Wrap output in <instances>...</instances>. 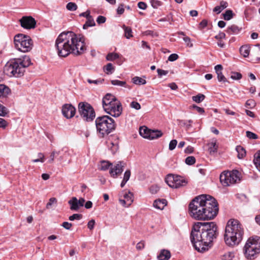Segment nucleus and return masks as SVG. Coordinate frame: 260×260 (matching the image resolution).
<instances>
[{
  "label": "nucleus",
  "instance_id": "nucleus-1",
  "mask_svg": "<svg viewBox=\"0 0 260 260\" xmlns=\"http://www.w3.org/2000/svg\"><path fill=\"white\" fill-rule=\"evenodd\" d=\"M55 47L58 55L61 57H66L71 53L80 55L87 49L85 38L73 31L61 33L56 40Z\"/></svg>",
  "mask_w": 260,
  "mask_h": 260
},
{
  "label": "nucleus",
  "instance_id": "nucleus-2",
  "mask_svg": "<svg viewBox=\"0 0 260 260\" xmlns=\"http://www.w3.org/2000/svg\"><path fill=\"white\" fill-rule=\"evenodd\" d=\"M217 227L213 222H197L192 229L190 239L194 248L199 252L208 250L209 245L216 238Z\"/></svg>",
  "mask_w": 260,
  "mask_h": 260
},
{
  "label": "nucleus",
  "instance_id": "nucleus-3",
  "mask_svg": "<svg viewBox=\"0 0 260 260\" xmlns=\"http://www.w3.org/2000/svg\"><path fill=\"white\" fill-rule=\"evenodd\" d=\"M218 211L215 199L209 195H201L196 197L189 205L190 216L197 220H211Z\"/></svg>",
  "mask_w": 260,
  "mask_h": 260
},
{
  "label": "nucleus",
  "instance_id": "nucleus-4",
  "mask_svg": "<svg viewBox=\"0 0 260 260\" xmlns=\"http://www.w3.org/2000/svg\"><path fill=\"white\" fill-rule=\"evenodd\" d=\"M244 229L239 220L235 219L228 220L224 234V240L228 246L238 245L242 241Z\"/></svg>",
  "mask_w": 260,
  "mask_h": 260
},
{
  "label": "nucleus",
  "instance_id": "nucleus-5",
  "mask_svg": "<svg viewBox=\"0 0 260 260\" xmlns=\"http://www.w3.org/2000/svg\"><path fill=\"white\" fill-rule=\"evenodd\" d=\"M30 64V59L27 56L15 58L8 61L5 64L4 73L9 77H20L23 75L25 69Z\"/></svg>",
  "mask_w": 260,
  "mask_h": 260
},
{
  "label": "nucleus",
  "instance_id": "nucleus-6",
  "mask_svg": "<svg viewBox=\"0 0 260 260\" xmlns=\"http://www.w3.org/2000/svg\"><path fill=\"white\" fill-rule=\"evenodd\" d=\"M97 133L100 137H104L113 131L116 127L114 120L107 115L100 116L95 119Z\"/></svg>",
  "mask_w": 260,
  "mask_h": 260
},
{
  "label": "nucleus",
  "instance_id": "nucleus-7",
  "mask_svg": "<svg viewBox=\"0 0 260 260\" xmlns=\"http://www.w3.org/2000/svg\"><path fill=\"white\" fill-rule=\"evenodd\" d=\"M243 250L246 258H254L260 253V237L258 236L250 237L247 240Z\"/></svg>",
  "mask_w": 260,
  "mask_h": 260
},
{
  "label": "nucleus",
  "instance_id": "nucleus-8",
  "mask_svg": "<svg viewBox=\"0 0 260 260\" xmlns=\"http://www.w3.org/2000/svg\"><path fill=\"white\" fill-rule=\"evenodd\" d=\"M14 44L16 48L22 52H27L32 48V41L29 36L18 34L15 36Z\"/></svg>",
  "mask_w": 260,
  "mask_h": 260
},
{
  "label": "nucleus",
  "instance_id": "nucleus-9",
  "mask_svg": "<svg viewBox=\"0 0 260 260\" xmlns=\"http://www.w3.org/2000/svg\"><path fill=\"white\" fill-rule=\"evenodd\" d=\"M240 176L241 173L237 170L224 172L220 176V181L223 186H228L238 183Z\"/></svg>",
  "mask_w": 260,
  "mask_h": 260
},
{
  "label": "nucleus",
  "instance_id": "nucleus-10",
  "mask_svg": "<svg viewBox=\"0 0 260 260\" xmlns=\"http://www.w3.org/2000/svg\"><path fill=\"white\" fill-rule=\"evenodd\" d=\"M78 111L80 116L84 120L92 121L95 114L92 106L87 103L81 102L78 105Z\"/></svg>",
  "mask_w": 260,
  "mask_h": 260
},
{
  "label": "nucleus",
  "instance_id": "nucleus-11",
  "mask_svg": "<svg viewBox=\"0 0 260 260\" xmlns=\"http://www.w3.org/2000/svg\"><path fill=\"white\" fill-rule=\"evenodd\" d=\"M165 181L170 187L175 188L184 186L188 183L187 180L184 177L172 174L168 175Z\"/></svg>",
  "mask_w": 260,
  "mask_h": 260
},
{
  "label": "nucleus",
  "instance_id": "nucleus-12",
  "mask_svg": "<svg viewBox=\"0 0 260 260\" xmlns=\"http://www.w3.org/2000/svg\"><path fill=\"white\" fill-rule=\"evenodd\" d=\"M109 110L105 109V111L113 117H118L122 112V106L120 102L116 100L110 105Z\"/></svg>",
  "mask_w": 260,
  "mask_h": 260
},
{
  "label": "nucleus",
  "instance_id": "nucleus-13",
  "mask_svg": "<svg viewBox=\"0 0 260 260\" xmlns=\"http://www.w3.org/2000/svg\"><path fill=\"white\" fill-rule=\"evenodd\" d=\"M108 149L111 151L112 154H115L119 148V141L117 136H110L106 142Z\"/></svg>",
  "mask_w": 260,
  "mask_h": 260
},
{
  "label": "nucleus",
  "instance_id": "nucleus-14",
  "mask_svg": "<svg viewBox=\"0 0 260 260\" xmlns=\"http://www.w3.org/2000/svg\"><path fill=\"white\" fill-rule=\"evenodd\" d=\"M21 26L26 29L34 28L36 26V21L31 16H24L20 20Z\"/></svg>",
  "mask_w": 260,
  "mask_h": 260
},
{
  "label": "nucleus",
  "instance_id": "nucleus-15",
  "mask_svg": "<svg viewBox=\"0 0 260 260\" xmlns=\"http://www.w3.org/2000/svg\"><path fill=\"white\" fill-rule=\"evenodd\" d=\"M85 201L84 198H80L79 200L76 197H73L69 201L68 203L70 205V209L73 211H78L81 207L84 206Z\"/></svg>",
  "mask_w": 260,
  "mask_h": 260
},
{
  "label": "nucleus",
  "instance_id": "nucleus-16",
  "mask_svg": "<svg viewBox=\"0 0 260 260\" xmlns=\"http://www.w3.org/2000/svg\"><path fill=\"white\" fill-rule=\"evenodd\" d=\"M76 109L71 104H65L62 106V113L67 118L73 117L75 114Z\"/></svg>",
  "mask_w": 260,
  "mask_h": 260
},
{
  "label": "nucleus",
  "instance_id": "nucleus-17",
  "mask_svg": "<svg viewBox=\"0 0 260 260\" xmlns=\"http://www.w3.org/2000/svg\"><path fill=\"white\" fill-rule=\"evenodd\" d=\"M117 99L111 94L107 93L103 99L102 103L104 109L109 110L110 105Z\"/></svg>",
  "mask_w": 260,
  "mask_h": 260
},
{
  "label": "nucleus",
  "instance_id": "nucleus-18",
  "mask_svg": "<svg viewBox=\"0 0 260 260\" xmlns=\"http://www.w3.org/2000/svg\"><path fill=\"white\" fill-rule=\"evenodd\" d=\"M123 165L122 162H119L114 168H111L110 173L114 178L117 177V176L120 174L123 170Z\"/></svg>",
  "mask_w": 260,
  "mask_h": 260
},
{
  "label": "nucleus",
  "instance_id": "nucleus-19",
  "mask_svg": "<svg viewBox=\"0 0 260 260\" xmlns=\"http://www.w3.org/2000/svg\"><path fill=\"white\" fill-rule=\"evenodd\" d=\"M167 201L165 199H158L154 201L153 207L159 210H162L167 205Z\"/></svg>",
  "mask_w": 260,
  "mask_h": 260
},
{
  "label": "nucleus",
  "instance_id": "nucleus-20",
  "mask_svg": "<svg viewBox=\"0 0 260 260\" xmlns=\"http://www.w3.org/2000/svg\"><path fill=\"white\" fill-rule=\"evenodd\" d=\"M11 93L10 89L4 84H0V98H6Z\"/></svg>",
  "mask_w": 260,
  "mask_h": 260
},
{
  "label": "nucleus",
  "instance_id": "nucleus-21",
  "mask_svg": "<svg viewBox=\"0 0 260 260\" xmlns=\"http://www.w3.org/2000/svg\"><path fill=\"white\" fill-rule=\"evenodd\" d=\"M162 136V133L161 131L150 129L149 133L148 139L153 140L157 139L161 137Z\"/></svg>",
  "mask_w": 260,
  "mask_h": 260
},
{
  "label": "nucleus",
  "instance_id": "nucleus-22",
  "mask_svg": "<svg viewBox=\"0 0 260 260\" xmlns=\"http://www.w3.org/2000/svg\"><path fill=\"white\" fill-rule=\"evenodd\" d=\"M208 151L210 154L214 153L217 152L218 145L216 143V140H212L208 144Z\"/></svg>",
  "mask_w": 260,
  "mask_h": 260
},
{
  "label": "nucleus",
  "instance_id": "nucleus-23",
  "mask_svg": "<svg viewBox=\"0 0 260 260\" xmlns=\"http://www.w3.org/2000/svg\"><path fill=\"white\" fill-rule=\"evenodd\" d=\"M240 30L241 28H239L237 25H232L226 28V32L229 35L237 34Z\"/></svg>",
  "mask_w": 260,
  "mask_h": 260
},
{
  "label": "nucleus",
  "instance_id": "nucleus-24",
  "mask_svg": "<svg viewBox=\"0 0 260 260\" xmlns=\"http://www.w3.org/2000/svg\"><path fill=\"white\" fill-rule=\"evenodd\" d=\"M171 257V253L169 251L162 250L158 256L159 260H168Z\"/></svg>",
  "mask_w": 260,
  "mask_h": 260
},
{
  "label": "nucleus",
  "instance_id": "nucleus-25",
  "mask_svg": "<svg viewBox=\"0 0 260 260\" xmlns=\"http://www.w3.org/2000/svg\"><path fill=\"white\" fill-rule=\"evenodd\" d=\"M236 151L238 153L237 157L239 159H242L246 156V150L241 146H237L236 147Z\"/></svg>",
  "mask_w": 260,
  "mask_h": 260
},
{
  "label": "nucleus",
  "instance_id": "nucleus-26",
  "mask_svg": "<svg viewBox=\"0 0 260 260\" xmlns=\"http://www.w3.org/2000/svg\"><path fill=\"white\" fill-rule=\"evenodd\" d=\"M250 50V47L247 45H243L240 48V54L244 57H247L248 56Z\"/></svg>",
  "mask_w": 260,
  "mask_h": 260
},
{
  "label": "nucleus",
  "instance_id": "nucleus-27",
  "mask_svg": "<svg viewBox=\"0 0 260 260\" xmlns=\"http://www.w3.org/2000/svg\"><path fill=\"white\" fill-rule=\"evenodd\" d=\"M111 84L113 85H117L119 86H123L129 89L132 88L131 86L127 85L125 81H120L118 80H113L111 81Z\"/></svg>",
  "mask_w": 260,
  "mask_h": 260
},
{
  "label": "nucleus",
  "instance_id": "nucleus-28",
  "mask_svg": "<svg viewBox=\"0 0 260 260\" xmlns=\"http://www.w3.org/2000/svg\"><path fill=\"white\" fill-rule=\"evenodd\" d=\"M150 129L146 126L141 127L139 129L140 135L144 138L148 139L149 133Z\"/></svg>",
  "mask_w": 260,
  "mask_h": 260
},
{
  "label": "nucleus",
  "instance_id": "nucleus-29",
  "mask_svg": "<svg viewBox=\"0 0 260 260\" xmlns=\"http://www.w3.org/2000/svg\"><path fill=\"white\" fill-rule=\"evenodd\" d=\"M253 162L256 168L260 171V151L254 154Z\"/></svg>",
  "mask_w": 260,
  "mask_h": 260
},
{
  "label": "nucleus",
  "instance_id": "nucleus-30",
  "mask_svg": "<svg viewBox=\"0 0 260 260\" xmlns=\"http://www.w3.org/2000/svg\"><path fill=\"white\" fill-rule=\"evenodd\" d=\"M112 164L108 161L103 160L101 161L100 164L99 165V169L101 171L107 170Z\"/></svg>",
  "mask_w": 260,
  "mask_h": 260
},
{
  "label": "nucleus",
  "instance_id": "nucleus-31",
  "mask_svg": "<svg viewBox=\"0 0 260 260\" xmlns=\"http://www.w3.org/2000/svg\"><path fill=\"white\" fill-rule=\"evenodd\" d=\"M86 19L87 21L86 23L84 24L83 27L84 29H87L88 27L93 26L95 25L94 21L91 15Z\"/></svg>",
  "mask_w": 260,
  "mask_h": 260
},
{
  "label": "nucleus",
  "instance_id": "nucleus-32",
  "mask_svg": "<svg viewBox=\"0 0 260 260\" xmlns=\"http://www.w3.org/2000/svg\"><path fill=\"white\" fill-rule=\"evenodd\" d=\"M104 72L107 74H112L114 71V67L111 63H108L106 66L103 68Z\"/></svg>",
  "mask_w": 260,
  "mask_h": 260
},
{
  "label": "nucleus",
  "instance_id": "nucleus-33",
  "mask_svg": "<svg viewBox=\"0 0 260 260\" xmlns=\"http://www.w3.org/2000/svg\"><path fill=\"white\" fill-rule=\"evenodd\" d=\"M132 80L133 82L137 85H144L146 83V81L145 79L137 76L134 77Z\"/></svg>",
  "mask_w": 260,
  "mask_h": 260
},
{
  "label": "nucleus",
  "instance_id": "nucleus-34",
  "mask_svg": "<svg viewBox=\"0 0 260 260\" xmlns=\"http://www.w3.org/2000/svg\"><path fill=\"white\" fill-rule=\"evenodd\" d=\"M122 28L124 30L125 37L127 39H129L133 37L132 30L131 27H127L125 25H123Z\"/></svg>",
  "mask_w": 260,
  "mask_h": 260
},
{
  "label": "nucleus",
  "instance_id": "nucleus-35",
  "mask_svg": "<svg viewBox=\"0 0 260 260\" xmlns=\"http://www.w3.org/2000/svg\"><path fill=\"white\" fill-rule=\"evenodd\" d=\"M234 253L233 252H227L221 256L222 260H232L234 257Z\"/></svg>",
  "mask_w": 260,
  "mask_h": 260
},
{
  "label": "nucleus",
  "instance_id": "nucleus-36",
  "mask_svg": "<svg viewBox=\"0 0 260 260\" xmlns=\"http://www.w3.org/2000/svg\"><path fill=\"white\" fill-rule=\"evenodd\" d=\"M205 98V96L203 94H198L196 96H193L192 97V100L197 103H200L202 102Z\"/></svg>",
  "mask_w": 260,
  "mask_h": 260
},
{
  "label": "nucleus",
  "instance_id": "nucleus-37",
  "mask_svg": "<svg viewBox=\"0 0 260 260\" xmlns=\"http://www.w3.org/2000/svg\"><path fill=\"white\" fill-rule=\"evenodd\" d=\"M223 18L225 20H230L233 17V13L232 11L228 10L223 14Z\"/></svg>",
  "mask_w": 260,
  "mask_h": 260
},
{
  "label": "nucleus",
  "instance_id": "nucleus-38",
  "mask_svg": "<svg viewBox=\"0 0 260 260\" xmlns=\"http://www.w3.org/2000/svg\"><path fill=\"white\" fill-rule=\"evenodd\" d=\"M118 58L119 55L115 53H110L106 56L107 60L109 61H113Z\"/></svg>",
  "mask_w": 260,
  "mask_h": 260
},
{
  "label": "nucleus",
  "instance_id": "nucleus-39",
  "mask_svg": "<svg viewBox=\"0 0 260 260\" xmlns=\"http://www.w3.org/2000/svg\"><path fill=\"white\" fill-rule=\"evenodd\" d=\"M120 203L124 207H129L133 203V200H127L125 199H119Z\"/></svg>",
  "mask_w": 260,
  "mask_h": 260
},
{
  "label": "nucleus",
  "instance_id": "nucleus-40",
  "mask_svg": "<svg viewBox=\"0 0 260 260\" xmlns=\"http://www.w3.org/2000/svg\"><path fill=\"white\" fill-rule=\"evenodd\" d=\"M9 113L8 109L0 104V116L4 117Z\"/></svg>",
  "mask_w": 260,
  "mask_h": 260
},
{
  "label": "nucleus",
  "instance_id": "nucleus-41",
  "mask_svg": "<svg viewBox=\"0 0 260 260\" xmlns=\"http://www.w3.org/2000/svg\"><path fill=\"white\" fill-rule=\"evenodd\" d=\"M256 106L255 102L252 99L248 100L245 103V107L247 108H252Z\"/></svg>",
  "mask_w": 260,
  "mask_h": 260
},
{
  "label": "nucleus",
  "instance_id": "nucleus-42",
  "mask_svg": "<svg viewBox=\"0 0 260 260\" xmlns=\"http://www.w3.org/2000/svg\"><path fill=\"white\" fill-rule=\"evenodd\" d=\"M66 8L69 11H75L77 9V6L74 3L70 2L67 5Z\"/></svg>",
  "mask_w": 260,
  "mask_h": 260
},
{
  "label": "nucleus",
  "instance_id": "nucleus-43",
  "mask_svg": "<svg viewBox=\"0 0 260 260\" xmlns=\"http://www.w3.org/2000/svg\"><path fill=\"white\" fill-rule=\"evenodd\" d=\"M196 162V158L194 156H188L185 159V163L188 165H193Z\"/></svg>",
  "mask_w": 260,
  "mask_h": 260
},
{
  "label": "nucleus",
  "instance_id": "nucleus-44",
  "mask_svg": "<svg viewBox=\"0 0 260 260\" xmlns=\"http://www.w3.org/2000/svg\"><path fill=\"white\" fill-rule=\"evenodd\" d=\"M217 79L219 82H223L224 83L225 82H228V80H226V78L224 77V76L222 74V72L217 73Z\"/></svg>",
  "mask_w": 260,
  "mask_h": 260
},
{
  "label": "nucleus",
  "instance_id": "nucleus-45",
  "mask_svg": "<svg viewBox=\"0 0 260 260\" xmlns=\"http://www.w3.org/2000/svg\"><path fill=\"white\" fill-rule=\"evenodd\" d=\"M82 217V215L80 214H74L70 216L69 218L71 221L74 220L75 219L80 220Z\"/></svg>",
  "mask_w": 260,
  "mask_h": 260
},
{
  "label": "nucleus",
  "instance_id": "nucleus-46",
  "mask_svg": "<svg viewBox=\"0 0 260 260\" xmlns=\"http://www.w3.org/2000/svg\"><path fill=\"white\" fill-rule=\"evenodd\" d=\"M143 35H145V36H150L152 37H156L158 36V35L157 34L156 32H155L152 30H146V31L143 32Z\"/></svg>",
  "mask_w": 260,
  "mask_h": 260
},
{
  "label": "nucleus",
  "instance_id": "nucleus-47",
  "mask_svg": "<svg viewBox=\"0 0 260 260\" xmlns=\"http://www.w3.org/2000/svg\"><path fill=\"white\" fill-rule=\"evenodd\" d=\"M130 107L132 108L136 109V110H139L141 109L140 104L138 102H135V101H133L131 103Z\"/></svg>",
  "mask_w": 260,
  "mask_h": 260
},
{
  "label": "nucleus",
  "instance_id": "nucleus-48",
  "mask_svg": "<svg viewBox=\"0 0 260 260\" xmlns=\"http://www.w3.org/2000/svg\"><path fill=\"white\" fill-rule=\"evenodd\" d=\"M246 136L250 139L255 140L258 138L257 136L255 134L250 131L246 132Z\"/></svg>",
  "mask_w": 260,
  "mask_h": 260
},
{
  "label": "nucleus",
  "instance_id": "nucleus-49",
  "mask_svg": "<svg viewBox=\"0 0 260 260\" xmlns=\"http://www.w3.org/2000/svg\"><path fill=\"white\" fill-rule=\"evenodd\" d=\"M122 194H123V198L125 200H133V194L128 191L127 193V192H122Z\"/></svg>",
  "mask_w": 260,
  "mask_h": 260
},
{
  "label": "nucleus",
  "instance_id": "nucleus-50",
  "mask_svg": "<svg viewBox=\"0 0 260 260\" xmlns=\"http://www.w3.org/2000/svg\"><path fill=\"white\" fill-rule=\"evenodd\" d=\"M57 203V200L55 198H51L49 199L48 203L46 205V208L49 209L50 207L53 204H56Z\"/></svg>",
  "mask_w": 260,
  "mask_h": 260
},
{
  "label": "nucleus",
  "instance_id": "nucleus-51",
  "mask_svg": "<svg viewBox=\"0 0 260 260\" xmlns=\"http://www.w3.org/2000/svg\"><path fill=\"white\" fill-rule=\"evenodd\" d=\"M177 144V141L176 140H172L169 143V148L170 150H174Z\"/></svg>",
  "mask_w": 260,
  "mask_h": 260
},
{
  "label": "nucleus",
  "instance_id": "nucleus-52",
  "mask_svg": "<svg viewBox=\"0 0 260 260\" xmlns=\"http://www.w3.org/2000/svg\"><path fill=\"white\" fill-rule=\"evenodd\" d=\"M183 41L185 42L186 46L189 47H192L193 45L191 42V40L189 37L185 36L183 38Z\"/></svg>",
  "mask_w": 260,
  "mask_h": 260
},
{
  "label": "nucleus",
  "instance_id": "nucleus-53",
  "mask_svg": "<svg viewBox=\"0 0 260 260\" xmlns=\"http://www.w3.org/2000/svg\"><path fill=\"white\" fill-rule=\"evenodd\" d=\"M231 78L234 80H239L242 78V75L237 72L233 73L231 75Z\"/></svg>",
  "mask_w": 260,
  "mask_h": 260
},
{
  "label": "nucleus",
  "instance_id": "nucleus-54",
  "mask_svg": "<svg viewBox=\"0 0 260 260\" xmlns=\"http://www.w3.org/2000/svg\"><path fill=\"white\" fill-rule=\"evenodd\" d=\"M8 125V122L4 119L0 118V128H5Z\"/></svg>",
  "mask_w": 260,
  "mask_h": 260
},
{
  "label": "nucleus",
  "instance_id": "nucleus-55",
  "mask_svg": "<svg viewBox=\"0 0 260 260\" xmlns=\"http://www.w3.org/2000/svg\"><path fill=\"white\" fill-rule=\"evenodd\" d=\"M159 187L157 185H156L151 186L149 189L150 192L152 194H155L157 193Z\"/></svg>",
  "mask_w": 260,
  "mask_h": 260
},
{
  "label": "nucleus",
  "instance_id": "nucleus-56",
  "mask_svg": "<svg viewBox=\"0 0 260 260\" xmlns=\"http://www.w3.org/2000/svg\"><path fill=\"white\" fill-rule=\"evenodd\" d=\"M179 57L178 54L173 53L171 54L168 58V60L170 61H174L177 60Z\"/></svg>",
  "mask_w": 260,
  "mask_h": 260
},
{
  "label": "nucleus",
  "instance_id": "nucleus-57",
  "mask_svg": "<svg viewBox=\"0 0 260 260\" xmlns=\"http://www.w3.org/2000/svg\"><path fill=\"white\" fill-rule=\"evenodd\" d=\"M124 5L121 4L118 6V8L117 9V13L118 15H121L124 13Z\"/></svg>",
  "mask_w": 260,
  "mask_h": 260
},
{
  "label": "nucleus",
  "instance_id": "nucleus-58",
  "mask_svg": "<svg viewBox=\"0 0 260 260\" xmlns=\"http://www.w3.org/2000/svg\"><path fill=\"white\" fill-rule=\"evenodd\" d=\"M157 72L159 77H161L162 76H165L168 73V71L163 70L162 69H158Z\"/></svg>",
  "mask_w": 260,
  "mask_h": 260
},
{
  "label": "nucleus",
  "instance_id": "nucleus-59",
  "mask_svg": "<svg viewBox=\"0 0 260 260\" xmlns=\"http://www.w3.org/2000/svg\"><path fill=\"white\" fill-rule=\"evenodd\" d=\"M95 220L94 219H91L89 220L87 223V227L90 230H92L94 227L95 225Z\"/></svg>",
  "mask_w": 260,
  "mask_h": 260
},
{
  "label": "nucleus",
  "instance_id": "nucleus-60",
  "mask_svg": "<svg viewBox=\"0 0 260 260\" xmlns=\"http://www.w3.org/2000/svg\"><path fill=\"white\" fill-rule=\"evenodd\" d=\"M145 247V243L144 241H141L137 243L136 245V248L137 250H140L143 249Z\"/></svg>",
  "mask_w": 260,
  "mask_h": 260
},
{
  "label": "nucleus",
  "instance_id": "nucleus-61",
  "mask_svg": "<svg viewBox=\"0 0 260 260\" xmlns=\"http://www.w3.org/2000/svg\"><path fill=\"white\" fill-rule=\"evenodd\" d=\"M103 81H104V79H103V80L99 79V80H91V79H88L87 80V81L89 84L94 83V84H99V83H102Z\"/></svg>",
  "mask_w": 260,
  "mask_h": 260
},
{
  "label": "nucleus",
  "instance_id": "nucleus-62",
  "mask_svg": "<svg viewBox=\"0 0 260 260\" xmlns=\"http://www.w3.org/2000/svg\"><path fill=\"white\" fill-rule=\"evenodd\" d=\"M62 227H63L66 230H70L71 227L72 226V224L71 223H70L69 222H63L62 223Z\"/></svg>",
  "mask_w": 260,
  "mask_h": 260
},
{
  "label": "nucleus",
  "instance_id": "nucleus-63",
  "mask_svg": "<svg viewBox=\"0 0 260 260\" xmlns=\"http://www.w3.org/2000/svg\"><path fill=\"white\" fill-rule=\"evenodd\" d=\"M131 174V173L130 170H126L124 173V177L123 179L126 180L127 181L130 178Z\"/></svg>",
  "mask_w": 260,
  "mask_h": 260
},
{
  "label": "nucleus",
  "instance_id": "nucleus-64",
  "mask_svg": "<svg viewBox=\"0 0 260 260\" xmlns=\"http://www.w3.org/2000/svg\"><path fill=\"white\" fill-rule=\"evenodd\" d=\"M138 7L140 9L145 10L147 8V5L144 2H140L138 3Z\"/></svg>",
  "mask_w": 260,
  "mask_h": 260
}]
</instances>
